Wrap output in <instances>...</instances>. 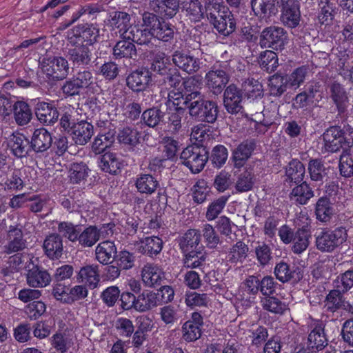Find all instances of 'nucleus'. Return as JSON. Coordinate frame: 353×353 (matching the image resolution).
Instances as JSON below:
<instances>
[{
    "label": "nucleus",
    "instance_id": "1",
    "mask_svg": "<svg viewBox=\"0 0 353 353\" xmlns=\"http://www.w3.org/2000/svg\"><path fill=\"white\" fill-rule=\"evenodd\" d=\"M187 97V102L190 104L189 114L194 120L199 122L214 123L218 117L219 107L217 103L206 99L199 90H196Z\"/></svg>",
    "mask_w": 353,
    "mask_h": 353
},
{
    "label": "nucleus",
    "instance_id": "2",
    "mask_svg": "<svg viewBox=\"0 0 353 353\" xmlns=\"http://www.w3.org/2000/svg\"><path fill=\"white\" fill-rule=\"evenodd\" d=\"M207 18L221 34L228 36L236 28V21L228 8L219 3H210L205 7Z\"/></svg>",
    "mask_w": 353,
    "mask_h": 353
},
{
    "label": "nucleus",
    "instance_id": "3",
    "mask_svg": "<svg viewBox=\"0 0 353 353\" xmlns=\"http://www.w3.org/2000/svg\"><path fill=\"white\" fill-rule=\"evenodd\" d=\"M347 230L344 226L334 229L323 228L315 235L316 248L322 252H332L341 248L347 239Z\"/></svg>",
    "mask_w": 353,
    "mask_h": 353
},
{
    "label": "nucleus",
    "instance_id": "4",
    "mask_svg": "<svg viewBox=\"0 0 353 353\" xmlns=\"http://www.w3.org/2000/svg\"><path fill=\"white\" fill-rule=\"evenodd\" d=\"M161 19L154 13L145 12L142 14L143 26L151 28L154 42L157 40L168 42L174 38V27Z\"/></svg>",
    "mask_w": 353,
    "mask_h": 353
},
{
    "label": "nucleus",
    "instance_id": "5",
    "mask_svg": "<svg viewBox=\"0 0 353 353\" xmlns=\"http://www.w3.org/2000/svg\"><path fill=\"white\" fill-rule=\"evenodd\" d=\"M180 157L192 173L197 174L203 169L208 159V152L203 145L192 144L182 151Z\"/></svg>",
    "mask_w": 353,
    "mask_h": 353
},
{
    "label": "nucleus",
    "instance_id": "6",
    "mask_svg": "<svg viewBox=\"0 0 353 353\" xmlns=\"http://www.w3.org/2000/svg\"><path fill=\"white\" fill-rule=\"evenodd\" d=\"M52 294L56 300L63 303L72 304L87 297L88 290L83 284L71 287L70 285L56 283L53 285Z\"/></svg>",
    "mask_w": 353,
    "mask_h": 353
},
{
    "label": "nucleus",
    "instance_id": "7",
    "mask_svg": "<svg viewBox=\"0 0 353 353\" xmlns=\"http://www.w3.org/2000/svg\"><path fill=\"white\" fill-rule=\"evenodd\" d=\"M287 43L288 33L281 27H267L262 30L259 36V44L263 48L282 50Z\"/></svg>",
    "mask_w": 353,
    "mask_h": 353
},
{
    "label": "nucleus",
    "instance_id": "8",
    "mask_svg": "<svg viewBox=\"0 0 353 353\" xmlns=\"http://www.w3.org/2000/svg\"><path fill=\"white\" fill-rule=\"evenodd\" d=\"M72 35L69 37L70 44L84 43L89 47L98 41L100 30L97 24L81 23L71 30Z\"/></svg>",
    "mask_w": 353,
    "mask_h": 353
},
{
    "label": "nucleus",
    "instance_id": "9",
    "mask_svg": "<svg viewBox=\"0 0 353 353\" xmlns=\"http://www.w3.org/2000/svg\"><path fill=\"white\" fill-rule=\"evenodd\" d=\"M254 143L252 141H244L239 144L236 148L233 150L232 160L234 163L233 172L238 176H250L251 174L247 172V166L245 163L250 157L254 149Z\"/></svg>",
    "mask_w": 353,
    "mask_h": 353
},
{
    "label": "nucleus",
    "instance_id": "10",
    "mask_svg": "<svg viewBox=\"0 0 353 353\" xmlns=\"http://www.w3.org/2000/svg\"><path fill=\"white\" fill-rule=\"evenodd\" d=\"M41 69L48 77L54 80H62L69 72L68 61L62 57L43 59Z\"/></svg>",
    "mask_w": 353,
    "mask_h": 353
},
{
    "label": "nucleus",
    "instance_id": "11",
    "mask_svg": "<svg viewBox=\"0 0 353 353\" xmlns=\"http://www.w3.org/2000/svg\"><path fill=\"white\" fill-rule=\"evenodd\" d=\"M72 47L67 52L68 61L74 68H84L92 62V50L84 43L71 44Z\"/></svg>",
    "mask_w": 353,
    "mask_h": 353
},
{
    "label": "nucleus",
    "instance_id": "12",
    "mask_svg": "<svg viewBox=\"0 0 353 353\" xmlns=\"http://www.w3.org/2000/svg\"><path fill=\"white\" fill-rule=\"evenodd\" d=\"M276 278L283 283L292 282L296 283L303 278L301 269L293 264L291 265L283 260L277 262L274 269Z\"/></svg>",
    "mask_w": 353,
    "mask_h": 353
},
{
    "label": "nucleus",
    "instance_id": "13",
    "mask_svg": "<svg viewBox=\"0 0 353 353\" xmlns=\"http://www.w3.org/2000/svg\"><path fill=\"white\" fill-rule=\"evenodd\" d=\"M203 318L201 313L194 312L182 325V338L187 343L194 342L201 338Z\"/></svg>",
    "mask_w": 353,
    "mask_h": 353
},
{
    "label": "nucleus",
    "instance_id": "14",
    "mask_svg": "<svg viewBox=\"0 0 353 353\" xmlns=\"http://www.w3.org/2000/svg\"><path fill=\"white\" fill-rule=\"evenodd\" d=\"M229 80L228 74L221 68H213L205 76L207 88L215 95L223 92Z\"/></svg>",
    "mask_w": 353,
    "mask_h": 353
},
{
    "label": "nucleus",
    "instance_id": "15",
    "mask_svg": "<svg viewBox=\"0 0 353 353\" xmlns=\"http://www.w3.org/2000/svg\"><path fill=\"white\" fill-rule=\"evenodd\" d=\"M243 92L234 84H230L223 93V105L230 114H237L242 111Z\"/></svg>",
    "mask_w": 353,
    "mask_h": 353
},
{
    "label": "nucleus",
    "instance_id": "16",
    "mask_svg": "<svg viewBox=\"0 0 353 353\" xmlns=\"http://www.w3.org/2000/svg\"><path fill=\"white\" fill-rule=\"evenodd\" d=\"M7 243L4 246L6 254H10L23 250L27 245L21 228L10 225L6 235Z\"/></svg>",
    "mask_w": 353,
    "mask_h": 353
},
{
    "label": "nucleus",
    "instance_id": "17",
    "mask_svg": "<svg viewBox=\"0 0 353 353\" xmlns=\"http://www.w3.org/2000/svg\"><path fill=\"white\" fill-rule=\"evenodd\" d=\"M330 97L336 108L339 115L345 114L350 105L349 94L344 85L334 81L329 85Z\"/></svg>",
    "mask_w": 353,
    "mask_h": 353
},
{
    "label": "nucleus",
    "instance_id": "18",
    "mask_svg": "<svg viewBox=\"0 0 353 353\" xmlns=\"http://www.w3.org/2000/svg\"><path fill=\"white\" fill-rule=\"evenodd\" d=\"M172 57L174 65L189 74H193L200 69V60L190 53L176 50Z\"/></svg>",
    "mask_w": 353,
    "mask_h": 353
},
{
    "label": "nucleus",
    "instance_id": "19",
    "mask_svg": "<svg viewBox=\"0 0 353 353\" xmlns=\"http://www.w3.org/2000/svg\"><path fill=\"white\" fill-rule=\"evenodd\" d=\"M324 148L327 152H336L345 148L342 129L340 126H331L323 134Z\"/></svg>",
    "mask_w": 353,
    "mask_h": 353
},
{
    "label": "nucleus",
    "instance_id": "20",
    "mask_svg": "<svg viewBox=\"0 0 353 353\" xmlns=\"http://www.w3.org/2000/svg\"><path fill=\"white\" fill-rule=\"evenodd\" d=\"M179 0H149L150 8L161 18L172 19L179 10Z\"/></svg>",
    "mask_w": 353,
    "mask_h": 353
},
{
    "label": "nucleus",
    "instance_id": "21",
    "mask_svg": "<svg viewBox=\"0 0 353 353\" xmlns=\"http://www.w3.org/2000/svg\"><path fill=\"white\" fill-rule=\"evenodd\" d=\"M99 265L97 264L85 265L81 267L77 275V281L87 288H96L100 281Z\"/></svg>",
    "mask_w": 353,
    "mask_h": 353
},
{
    "label": "nucleus",
    "instance_id": "22",
    "mask_svg": "<svg viewBox=\"0 0 353 353\" xmlns=\"http://www.w3.org/2000/svg\"><path fill=\"white\" fill-rule=\"evenodd\" d=\"M152 80L151 72L141 68L132 72L126 79L128 87L134 92L144 91Z\"/></svg>",
    "mask_w": 353,
    "mask_h": 353
},
{
    "label": "nucleus",
    "instance_id": "23",
    "mask_svg": "<svg viewBox=\"0 0 353 353\" xmlns=\"http://www.w3.org/2000/svg\"><path fill=\"white\" fill-rule=\"evenodd\" d=\"M141 275L145 285L151 288L160 285L165 277V273L161 267L149 263L142 268Z\"/></svg>",
    "mask_w": 353,
    "mask_h": 353
},
{
    "label": "nucleus",
    "instance_id": "24",
    "mask_svg": "<svg viewBox=\"0 0 353 353\" xmlns=\"http://www.w3.org/2000/svg\"><path fill=\"white\" fill-rule=\"evenodd\" d=\"M252 10L260 21L268 23L277 9L274 0H251Z\"/></svg>",
    "mask_w": 353,
    "mask_h": 353
},
{
    "label": "nucleus",
    "instance_id": "25",
    "mask_svg": "<svg viewBox=\"0 0 353 353\" xmlns=\"http://www.w3.org/2000/svg\"><path fill=\"white\" fill-rule=\"evenodd\" d=\"M45 254L52 260L59 259L63 251V239L58 234L47 236L43 243Z\"/></svg>",
    "mask_w": 353,
    "mask_h": 353
},
{
    "label": "nucleus",
    "instance_id": "26",
    "mask_svg": "<svg viewBox=\"0 0 353 353\" xmlns=\"http://www.w3.org/2000/svg\"><path fill=\"white\" fill-rule=\"evenodd\" d=\"M35 114L40 123L46 125H53L59 116L57 108L53 104L46 102L37 104Z\"/></svg>",
    "mask_w": 353,
    "mask_h": 353
},
{
    "label": "nucleus",
    "instance_id": "27",
    "mask_svg": "<svg viewBox=\"0 0 353 353\" xmlns=\"http://www.w3.org/2000/svg\"><path fill=\"white\" fill-rule=\"evenodd\" d=\"M128 34L129 35L127 36V39H131L133 43L144 45L151 48L156 46L152 30L150 27L144 26L143 28L134 26L130 29Z\"/></svg>",
    "mask_w": 353,
    "mask_h": 353
},
{
    "label": "nucleus",
    "instance_id": "28",
    "mask_svg": "<svg viewBox=\"0 0 353 353\" xmlns=\"http://www.w3.org/2000/svg\"><path fill=\"white\" fill-rule=\"evenodd\" d=\"M31 150L35 152H43L52 145V137L51 134L45 128L36 129L30 141Z\"/></svg>",
    "mask_w": 353,
    "mask_h": 353
},
{
    "label": "nucleus",
    "instance_id": "29",
    "mask_svg": "<svg viewBox=\"0 0 353 353\" xmlns=\"http://www.w3.org/2000/svg\"><path fill=\"white\" fill-rule=\"evenodd\" d=\"M328 340L322 324H317L307 336V347L312 352H318L327 345Z\"/></svg>",
    "mask_w": 353,
    "mask_h": 353
},
{
    "label": "nucleus",
    "instance_id": "30",
    "mask_svg": "<svg viewBox=\"0 0 353 353\" xmlns=\"http://www.w3.org/2000/svg\"><path fill=\"white\" fill-rule=\"evenodd\" d=\"M201 234L199 230L189 229L182 236L179 242L181 252H189L196 249L204 248L201 243Z\"/></svg>",
    "mask_w": 353,
    "mask_h": 353
},
{
    "label": "nucleus",
    "instance_id": "31",
    "mask_svg": "<svg viewBox=\"0 0 353 353\" xmlns=\"http://www.w3.org/2000/svg\"><path fill=\"white\" fill-rule=\"evenodd\" d=\"M93 133V125L85 121L74 125L71 132L73 141L77 145H85L90 140Z\"/></svg>",
    "mask_w": 353,
    "mask_h": 353
},
{
    "label": "nucleus",
    "instance_id": "32",
    "mask_svg": "<svg viewBox=\"0 0 353 353\" xmlns=\"http://www.w3.org/2000/svg\"><path fill=\"white\" fill-rule=\"evenodd\" d=\"M310 238L311 226L309 223H306L301 228H298L294 233L292 251L297 254L303 252L309 246Z\"/></svg>",
    "mask_w": 353,
    "mask_h": 353
},
{
    "label": "nucleus",
    "instance_id": "33",
    "mask_svg": "<svg viewBox=\"0 0 353 353\" xmlns=\"http://www.w3.org/2000/svg\"><path fill=\"white\" fill-rule=\"evenodd\" d=\"M318 12V21L325 26L332 24L338 9L336 4L330 0H319Z\"/></svg>",
    "mask_w": 353,
    "mask_h": 353
},
{
    "label": "nucleus",
    "instance_id": "34",
    "mask_svg": "<svg viewBox=\"0 0 353 353\" xmlns=\"http://www.w3.org/2000/svg\"><path fill=\"white\" fill-rule=\"evenodd\" d=\"M163 247V241L158 236H149L141 241V252L149 257L154 258L159 254Z\"/></svg>",
    "mask_w": 353,
    "mask_h": 353
},
{
    "label": "nucleus",
    "instance_id": "35",
    "mask_svg": "<svg viewBox=\"0 0 353 353\" xmlns=\"http://www.w3.org/2000/svg\"><path fill=\"white\" fill-rule=\"evenodd\" d=\"M8 147L17 157H26L31 150L30 141L21 134H12L8 141Z\"/></svg>",
    "mask_w": 353,
    "mask_h": 353
},
{
    "label": "nucleus",
    "instance_id": "36",
    "mask_svg": "<svg viewBox=\"0 0 353 353\" xmlns=\"http://www.w3.org/2000/svg\"><path fill=\"white\" fill-rule=\"evenodd\" d=\"M183 263L185 268L201 269L204 267L206 260L205 248L196 249L194 250L182 252Z\"/></svg>",
    "mask_w": 353,
    "mask_h": 353
},
{
    "label": "nucleus",
    "instance_id": "37",
    "mask_svg": "<svg viewBox=\"0 0 353 353\" xmlns=\"http://www.w3.org/2000/svg\"><path fill=\"white\" fill-rule=\"evenodd\" d=\"M117 250L114 241H104L101 242L96 248V258L102 264H109L114 261Z\"/></svg>",
    "mask_w": 353,
    "mask_h": 353
},
{
    "label": "nucleus",
    "instance_id": "38",
    "mask_svg": "<svg viewBox=\"0 0 353 353\" xmlns=\"http://www.w3.org/2000/svg\"><path fill=\"white\" fill-rule=\"evenodd\" d=\"M51 281V276L48 272L38 266L34 267L28 271L27 283L33 288H43Z\"/></svg>",
    "mask_w": 353,
    "mask_h": 353
},
{
    "label": "nucleus",
    "instance_id": "39",
    "mask_svg": "<svg viewBox=\"0 0 353 353\" xmlns=\"http://www.w3.org/2000/svg\"><path fill=\"white\" fill-rule=\"evenodd\" d=\"M130 15L125 12H115L110 19L111 26L119 30L120 35L127 39L130 29L134 26L130 23Z\"/></svg>",
    "mask_w": 353,
    "mask_h": 353
},
{
    "label": "nucleus",
    "instance_id": "40",
    "mask_svg": "<svg viewBox=\"0 0 353 353\" xmlns=\"http://www.w3.org/2000/svg\"><path fill=\"white\" fill-rule=\"evenodd\" d=\"M345 293L335 288L330 290L324 301V309L329 313H334L344 305L343 294Z\"/></svg>",
    "mask_w": 353,
    "mask_h": 353
},
{
    "label": "nucleus",
    "instance_id": "41",
    "mask_svg": "<svg viewBox=\"0 0 353 353\" xmlns=\"http://www.w3.org/2000/svg\"><path fill=\"white\" fill-rule=\"evenodd\" d=\"M113 56L117 59L132 58L137 55V49L131 39L122 37L113 48Z\"/></svg>",
    "mask_w": 353,
    "mask_h": 353
},
{
    "label": "nucleus",
    "instance_id": "42",
    "mask_svg": "<svg viewBox=\"0 0 353 353\" xmlns=\"http://www.w3.org/2000/svg\"><path fill=\"white\" fill-rule=\"evenodd\" d=\"M121 165L114 153L105 152L101 157L99 166L106 173L112 175L120 174Z\"/></svg>",
    "mask_w": 353,
    "mask_h": 353
},
{
    "label": "nucleus",
    "instance_id": "43",
    "mask_svg": "<svg viewBox=\"0 0 353 353\" xmlns=\"http://www.w3.org/2000/svg\"><path fill=\"white\" fill-rule=\"evenodd\" d=\"M14 117L19 125L28 124L32 119V112L29 105L22 101H18L13 104Z\"/></svg>",
    "mask_w": 353,
    "mask_h": 353
},
{
    "label": "nucleus",
    "instance_id": "44",
    "mask_svg": "<svg viewBox=\"0 0 353 353\" xmlns=\"http://www.w3.org/2000/svg\"><path fill=\"white\" fill-rule=\"evenodd\" d=\"M200 80L195 77L187 78L183 81V86L184 88L183 97H182V98H179V99H177V101H175L174 103H172L175 108H178V107L187 108L189 110L190 104L185 101H187V97H190V94L196 91L194 89L198 85L200 84Z\"/></svg>",
    "mask_w": 353,
    "mask_h": 353
},
{
    "label": "nucleus",
    "instance_id": "45",
    "mask_svg": "<svg viewBox=\"0 0 353 353\" xmlns=\"http://www.w3.org/2000/svg\"><path fill=\"white\" fill-rule=\"evenodd\" d=\"M141 117L144 124L150 128H155L165 123V113L156 107L144 110Z\"/></svg>",
    "mask_w": 353,
    "mask_h": 353
},
{
    "label": "nucleus",
    "instance_id": "46",
    "mask_svg": "<svg viewBox=\"0 0 353 353\" xmlns=\"http://www.w3.org/2000/svg\"><path fill=\"white\" fill-rule=\"evenodd\" d=\"M115 131L108 130V132L99 134L94 140L92 149L95 154H101L109 148L114 143Z\"/></svg>",
    "mask_w": 353,
    "mask_h": 353
},
{
    "label": "nucleus",
    "instance_id": "47",
    "mask_svg": "<svg viewBox=\"0 0 353 353\" xmlns=\"http://www.w3.org/2000/svg\"><path fill=\"white\" fill-rule=\"evenodd\" d=\"M333 212L334 208L329 198L323 196L318 199L315 207L316 219L321 222L329 221Z\"/></svg>",
    "mask_w": 353,
    "mask_h": 353
},
{
    "label": "nucleus",
    "instance_id": "48",
    "mask_svg": "<svg viewBox=\"0 0 353 353\" xmlns=\"http://www.w3.org/2000/svg\"><path fill=\"white\" fill-rule=\"evenodd\" d=\"M50 345L58 353H66L72 346V339L65 333L57 332L50 339Z\"/></svg>",
    "mask_w": 353,
    "mask_h": 353
},
{
    "label": "nucleus",
    "instance_id": "49",
    "mask_svg": "<svg viewBox=\"0 0 353 353\" xmlns=\"http://www.w3.org/2000/svg\"><path fill=\"white\" fill-rule=\"evenodd\" d=\"M258 62L261 68L268 73L274 72L279 66L277 54L270 50H266L260 54Z\"/></svg>",
    "mask_w": 353,
    "mask_h": 353
},
{
    "label": "nucleus",
    "instance_id": "50",
    "mask_svg": "<svg viewBox=\"0 0 353 353\" xmlns=\"http://www.w3.org/2000/svg\"><path fill=\"white\" fill-rule=\"evenodd\" d=\"M185 79L182 77L179 69L172 67L159 81V85L170 88L176 89Z\"/></svg>",
    "mask_w": 353,
    "mask_h": 353
},
{
    "label": "nucleus",
    "instance_id": "51",
    "mask_svg": "<svg viewBox=\"0 0 353 353\" xmlns=\"http://www.w3.org/2000/svg\"><path fill=\"white\" fill-rule=\"evenodd\" d=\"M157 295L154 291L144 290L137 297L136 310L146 312L157 306Z\"/></svg>",
    "mask_w": 353,
    "mask_h": 353
},
{
    "label": "nucleus",
    "instance_id": "52",
    "mask_svg": "<svg viewBox=\"0 0 353 353\" xmlns=\"http://www.w3.org/2000/svg\"><path fill=\"white\" fill-rule=\"evenodd\" d=\"M261 303L263 310L276 314H283L288 309V305L272 295L262 298Z\"/></svg>",
    "mask_w": 353,
    "mask_h": 353
},
{
    "label": "nucleus",
    "instance_id": "53",
    "mask_svg": "<svg viewBox=\"0 0 353 353\" xmlns=\"http://www.w3.org/2000/svg\"><path fill=\"white\" fill-rule=\"evenodd\" d=\"M301 17V11L299 8L281 10L280 21L287 28H296L300 23Z\"/></svg>",
    "mask_w": 353,
    "mask_h": 353
},
{
    "label": "nucleus",
    "instance_id": "54",
    "mask_svg": "<svg viewBox=\"0 0 353 353\" xmlns=\"http://www.w3.org/2000/svg\"><path fill=\"white\" fill-rule=\"evenodd\" d=\"M58 232L61 237H65L72 242H76L81 232V226L68 221H61L58 225Z\"/></svg>",
    "mask_w": 353,
    "mask_h": 353
},
{
    "label": "nucleus",
    "instance_id": "55",
    "mask_svg": "<svg viewBox=\"0 0 353 353\" xmlns=\"http://www.w3.org/2000/svg\"><path fill=\"white\" fill-rule=\"evenodd\" d=\"M291 195L296 203L305 205L314 196V193L310 186L304 181L292 189Z\"/></svg>",
    "mask_w": 353,
    "mask_h": 353
},
{
    "label": "nucleus",
    "instance_id": "56",
    "mask_svg": "<svg viewBox=\"0 0 353 353\" xmlns=\"http://www.w3.org/2000/svg\"><path fill=\"white\" fill-rule=\"evenodd\" d=\"M140 137V132L137 129L130 127L123 128L117 136L120 143L131 147H134L139 143Z\"/></svg>",
    "mask_w": 353,
    "mask_h": 353
},
{
    "label": "nucleus",
    "instance_id": "57",
    "mask_svg": "<svg viewBox=\"0 0 353 353\" xmlns=\"http://www.w3.org/2000/svg\"><path fill=\"white\" fill-rule=\"evenodd\" d=\"M179 6L186 11L191 20L199 21L203 15L202 6L198 0H179Z\"/></svg>",
    "mask_w": 353,
    "mask_h": 353
},
{
    "label": "nucleus",
    "instance_id": "58",
    "mask_svg": "<svg viewBox=\"0 0 353 353\" xmlns=\"http://www.w3.org/2000/svg\"><path fill=\"white\" fill-rule=\"evenodd\" d=\"M248 245L242 241H237L226 255V260L231 263L242 262L247 256Z\"/></svg>",
    "mask_w": 353,
    "mask_h": 353
},
{
    "label": "nucleus",
    "instance_id": "59",
    "mask_svg": "<svg viewBox=\"0 0 353 353\" xmlns=\"http://www.w3.org/2000/svg\"><path fill=\"white\" fill-rule=\"evenodd\" d=\"M99 241L98 228L95 225L85 228L78 236L79 243L85 248L92 247Z\"/></svg>",
    "mask_w": 353,
    "mask_h": 353
},
{
    "label": "nucleus",
    "instance_id": "60",
    "mask_svg": "<svg viewBox=\"0 0 353 353\" xmlns=\"http://www.w3.org/2000/svg\"><path fill=\"white\" fill-rule=\"evenodd\" d=\"M334 286L343 293L353 288V269H349L340 274L334 281Z\"/></svg>",
    "mask_w": 353,
    "mask_h": 353
},
{
    "label": "nucleus",
    "instance_id": "61",
    "mask_svg": "<svg viewBox=\"0 0 353 353\" xmlns=\"http://www.w3.org/2000/svg\"><path fill=\"white\" fill-rule=\"evenodd\" d=\"M242 88L250 99H256L263 96V86L261 83L253 78L246 79L242 84Z\"/></svg>",
    "mask_w": 353,
    "mask_h": 353
},
{
    "label": "nucleus",
    "instance_id": "62",
    "mask_svg": "<svg viewBox=\"0 0 353 353\" xmlns=\"http://www.w3.org/2000/svg\"><path fill=\"white\" fill-rule=\"evenodd\" d=\"M230 195L221 196L212 201L208 207L206 218L209 221L214 220L224 208Z\"/></svg>",
    "mask_w": 353,
    "mask_h": 353
},
{
    "label": "nucleus",
    "instance_id": "63",
    "mask_svg": "<svg viewBox=\"0 0 353 353\" xmlns=\"http://www.w3.org/2000/svg\"><path fill=\"white\" fill-rule=\"evenodd\" d=\"M135 259L134 253L127 250L117 252L115 258H113L117 265L122 270H130L134 267Z\"/></svg>",
    "mask_w": 353,
    "mask_h": 353
},
{
    "label": "nucleus",
    "instance_id": "64",
    "mask_svg": "<svg viewBox=\"0 0 353 353\" xmlns=\"http://www.w3.org/2000/svg\"><path fill=\"white\" fill-rule=\"evenodd\" d=\"M286 83L281 75L274 74L269 79L268 83L270 95L274 97L281 96L286 91Z\"/></svg>",
    "mask_w": 353,
    "mask_h": 353
}]
</instances>
